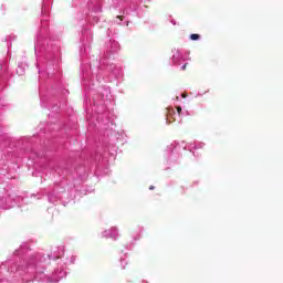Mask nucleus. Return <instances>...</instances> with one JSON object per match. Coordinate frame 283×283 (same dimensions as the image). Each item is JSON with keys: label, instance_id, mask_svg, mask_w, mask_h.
I'll list each match as a JSON object with an SVG mask.
<instances>
[{"label": "nucleus", "instance_id": "f257e3e1", "mask_svg": "<svg viewBox=\"0 0 283 283\" xmlns=\"http://www.w3.org/2000/svg\"><path fill=\"white\" fill-rule=\"evenodd\" d=\"M190 39H191V41H198V39H200V34L192 33V34L190 35Z\"/></svg>", "mask_w": 283, "mask_h": 283}, {"label": "nucleus", "instance_id": "f03ea898", "mask_svg": "<svg viewBox=\"0 0 283 283\" xmlns=\"http://www.w3.org/2000/svg\"><path fill=\"white\" fill-rule=\"evenodd\" d=\"M177 112H178V114H181L182 113V107L177 106Z\"/></svg>", "mask_w": 283, "mask_h": 283}, {"label": "nucleus", "instance_id": "7ed1b4c3", "mask_svg": "<svg viewBox=\"0 0 283 283\" xmlns=\"http://www.w3.org/2000/svg\"><path fill=\"white\" fill-rule=\"evenodd\" d=\"M154 189H155L154 186H150V187H149V190H150V191H154Z\"/></svg>", "mask_w": 283, "mask_h": 283}, {"label": "nucleus", "instance_id": "20e7f679", "mask_svg": "<svg viewBox=\"0 0 283 283\" xmlns=\"http://www.w3.org/2000/svg\"><path fill=\"white\" fill-rule=\"evenodd\" d=\"M117 19H120V21H123V15H118Z\"/></svg>", "mask_w": 283, "mask_h": 283}, {"label": "nucleus", "instance_id": "39448f33", "mask_svg": "<svg viewBox=\"0 0 283 283\" xmlns=\"http://www.w3.org/2000/svg\"><path fill=\"white\" fill-rule=\"evenodd\" d=\"M182 70H187V64H185V65L182 66Z\"/></svg>", "mask_w": 283, "mask_h": 283}, {"label": "nucleus", "instance_id": "423d86ee", "mask_svg": "<svg viewBox=\"0 0 283 283\" xmlns=\"http://www.w3.org/2000/svg\"><path fill=\"white\" fill-rule=\"evenodd\" d=\"M184 98H186V95H182Z\"/></svg>", "mask_w": 283, "mask_h": 283}]
</instances>
